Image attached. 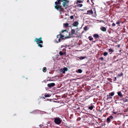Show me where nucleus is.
Segmentation results:
<instances>
[{
  "mask_svg": "<svg viewBox=\"0 0 128 128\" xmlns=\"http://www.w3.org/2000/svg\"><path fill=\"white\" fill-rule=\"evenodd\" d=\"M62 2L63 6L66 9L69 7L68 4L69 1L68 0H57L55 2V4L54 6L55 8L58 10L62 11L64 10V9L61 5V2Z\"/></svg>",
  "mask_w": 128,
  "mask_h": 128,
  "instance_id": "1",
  "label": "nucleus"
},
{
  "mask_svg": "<svg viewBox=\"0 0 128 128\" xmlns=\"http://www.w3.org/2000/svg\"><path fill=\"white\" fill-rule=\"evenodd\" d=\"M76 30L74 29H72L70 32H68L66 30H62V33H64V35L65 36V38L66 39L70 38H74L76 37Z\"/></svg>",
  "mask_w": 128,
  "mask_h": 128,
  "instance_id": "2",
  "label": "nucleus"
},
{
  "mask_svg": "<svg viewBox=\"0 0 128 128\" xmlns=\"http://www.w3.org/2000/svg\"><path fill=\"white\" fill-rule=\"evenodd\" d=\"M42 38L40 37L39 38H36L34 40L35 42H36V44H38V46L42 48L43 46H42L43 44V41L42 40Z\"/></svg>",
  "mask_w": 128,
  "mask_h": 128,
  "instance_id": "3",
  "label": "nucleus"
},
{
  "mask_svg": "<svg viewBox=\"0 0 128 128\" xmlns=\"http://www.w3.org/2000/svg\"><path fill=\"white\" fill-rule=\"evenodd\" d=\"M61 120L60 118H56L54 119V122L56 124H59L61 123Z\"/></svg>",
  "mask_w": 128,
  "mask_h": 128,
  "instance_id": "4",
  "label": "nucleus"
},
{
  "mask_svg": "<svg viewBox=\"0 0 128 128\" xmlns=\"http://www.w3.org/2000/svg\"><path fill=\"white\" fill-rule=\"evenodd\" d=\"M66 50L65 49H64L62 50V51H60V52L59 54L61 56L66 55Z\"/></svg>",
  "mask_w": 128,
  "mask_h": 128,
  "instance_id": "5",
  "label": "nucleus"
},
{
  "mask_svg": "<svg viewBox=\"0 0 128 128\" xmlns=\"http://www.w3.org/2000/svg\"><path fill=\"white\" fill-rule=\"evenodd\" d=\"M64 35H62L61 34H60L59 38L58 39V40L56 41L58 43L60 42L61 40L64 39Z\"/></svg>",
  "mask_w": 128,
  "mask_h": 128,
  "instance_id": "6",
  "label": "nucleus"
},
{
  "mask_svg": "<svg viewBox=\"0 0 128 128\" xmlns=\"http://www.w3.org/2000/svg\"><path fill=\"white\" fill-rule=\"evenodd\" d=\"M68 68H64L62 69H61L60 70L61 72H62V74H64L66 71L68 70Z\"/></svg>",
  "mask_w": 128,
  "mask_h": 128,
  "instance_id": "7",
  "label": "nucleus"
},
{
  "mask_svg": "<svg viewBox=\"0 0 128 128\" xmlns=\"http://www.w3.org/2000/svg\"><path fill=\"white\" fill-rule=\"evenodd\" d=\"M55 85V84L54 83L48 84V86L50 88H51L52 87L54 86Z\"/></svg>",
  "mask_w": 128,
  "mask_h": 128,
  "instance_id": "8",
  "label": "nucleus"
},
{
  "mask_svg": "<svg viewBox=\"0 0 128 128\" xmlns=\"http://www.w3.org/2000/svg\"><path fill=\"white\" fill-rule=\"evenodd\" d=\"M113 118V117L112 116H110L109 117L107 118V121L108 123H109L110 122V120L112 119Z\"/></svg>",
  "mask_w": 128,
  "mask_h": 128,
  "instance_id": "9",
  "label": "nucleus"
},
{
  "mask_svg": "<svg viewBox=\"0 0 128 128\" xmlns=\"http://www.w3.org/2000/svg\"><path fill=\"white\" fill-rule=\"evenodd\" d=\"M100 30L104 32H106V28L103 26H101L100 28Z\"/></svg>",
  "mask_w": 128,
  "mask_h": 128,
  "instance_id": "10",
  "label": "nucleus"
},
{
  "mask_svg": "<svg viewBox=\"0 0 128 128\" xmlns=\"http://www.w3.org/2000/svg\"><path fill=\"white\" fill-rule=\"evenodd\" d=\"M118 96L121 98H122L123 97V95L122 94L121 92L119 91L118 92Z\"/></svg>",
  "mask_w": 128,
  "mask_h": 128,
  "instance_id": "11",
  "label": "nucleus"
},
{
  "mask_svg": "<svg viewBox=\"0 0 128 128\" xmlns=\"http://www.w3.org/2000/svg\"><path fill=\"white\" fill-rule=\"evenodd\" d=\"M79 23L78 21H76L74 22L72 24V25L74 26H76Z\"/></svg>",
  "mask_w": 128,
  "mask_h": 128,
  "instance_id": "12",
  "label": "nucleus"
},
{
  "mask_svg": "<svg viewBox=\"0 0 128 128\" xmlns=\"http://www.w3.org/2000/svg\"><path fill=\"white\" fill-rule=\"evenodd\" d=\"M87 14H93V12L92 9L87 11Z\"/></svg>",
  "mask_w": 128,
  "mask_h": 128,
  "instance_id": "13",
  "label": "nucleus"
},
{
  "mask_svg": "<svg viewBox=\"0 0 128 128\" xmlns=\"http://www.w3.org/2000/svg\"><path fill=\"white\" fill-rule=\"evenodd\" d=\"M63 25L64 27L66 28H67L68 27H70V26H69V24L68 23H66L64 24Z\"/></svg>",
  "mask_w": 128,
  "mask_h": 128,
  "instance_id": "14",
  "label": "nucleus"
},
{
  "mask_svg": "<svg viewBox=\"0 0 128 128\" xmlns=\"http://www.w3.org/2000/svg\"><path fill=\"white\" fill-rule=\"evenodd\" d=\"M109 52H111V53H110V54H111L112 52H113L114 51V50H113L111 49V48H110L108 50Z\"/></svg>",
  "mask_w": 128,
  "mask_h": 128,
  "instance_id": "15",
  "label": "nucleus"
},
{
  "mask_svg": "<svg viewBox=\"0 0 128 128\" xmlns=\"http://www.w3.org/2000/svg\"><path fill=\"white\" fill-rule=\"evenodd\" d=\"M93 36L95 38H99V36L98 34H95Z\"/></svg>",
  "mask_w": 128,
  "mask_h": 128,
  "instance_id": "16",
  "label": "nucleus"
},
{
  "mask_svg": "<svg viewBox=\"0 0 128 128\" xmlns=\"http://www.w3.org/2000/svg\"><path fill=\"white\" fill-rule=\"evenodd\" d=\"M112 97L109 94L107 95V99L108 100L110 98H111Z\"/></svg>",
  "mask_w": 128,
  "mask_h": 128,
  "instance_id": "17",
  "label": "nucleus"
},
{
  "mask_svg": "<svg viewBox=\"0 0 128 128\" xmlns=\"http://www.w3.org/2000/svg\"><path fill=\"white\" fill-rule=\"evenodd\" d=\"M76 72L78 73H81L82 72V70L80 69H79Z\"/></svg>",
  "mask_w": 128,
  "mask_h": 128,
  "instance_id": "18",
  "label": "nucleus"
},
{
  "mask_svg": "<svg viewBox=\"0 0 128 128\" xmlns=\"http://www.w3.org/2000/svg\"><path fill=\"white\" fill-rule=\"evenodd\" d=\"M43 71L44 72H46L47 70L46 68V67H44L43 69Z\"/></svg>",
  "mask_w": 128,
  "mask_h": 128,
  "instance_id": "19",
  "label": "nucleus"
},
{
  "mask_svg": "<svg viewBox=\"0 0 128 128\" xmlns=\"http://www.w3.org/2000/svg\"><path fill=\"white\" fill-rule=\"evenodd\" d=\"M93 106H90L88 107V109L90 110H92L93 109Z\"/></svg>",
  "mask_w": 128,
  "mask_h": 128,
  "instance_id": "20",
  "label": "nucleus"
},
{
  "mask_svg": "<svg viewBox=\"0 0 128 128\" xmlns=\"http://www.w3.org/2000/svg\"><path fill=\"white\" fill-rule=\"evenodd\" d=\"M82 1H81V0H78L76 3H77V4H78V3H82Z\"/></svg>",
  "mask_w": 128,
  "mask_h": 128,
  "instance_id": "21",
  "label": "nucleus"
},
{
  "mask_svg": "<svg viewBox=\"0 0 128 128\" xmlns=\"http://www.w3.org/2000/svg\"><path fill=\"white\" fill-rule=\"evenodd\" d=\"M114 92H112L109 94L111 96H113L114 95Z\"/></svg>",
  "mask_w": 128,
  "mask_h": 128,
  "instance_id": "22",
  "label": "nucleus"
},
{
  "mask_svg": "<svg viewBox=\"0 0 128 128\" xmlns=\"http://www.w3.org/2000/svg\"><path fill=\"white\" fill-rule=\"evenodd\" d=\"M50 94H45L44 97L45 98L49 97L50 96Z\"/></svg>",
  "mask_w": 128,
  "mask_h": 128,
  "instance_id": "23",
  "label": "nucleus"
},
{
  "mask_svg": "<svg viewBox=\"0 0 128 128\" xmlns=\"http://www.w3.org/2000/svg\"><path fill=\"white\" fill-rule=\"evenodd\" d=\"M78 58L80 59V60H83V59H84V58H85V57H83V56H81V57H78Z\"/></svg>",
  "mask_w": 128,
  "mask_h": 128,
  "instance_id": "24",
  "label": "nucleus"
},
{
  "mask_svg": "<svg viewBox=\"0 0 128 128\" xmlns=\"http://www.w3.org/2000/svg\"><path fill=\"white\" fill-rule=\"evenodd\" d=\"M88 38L90 40H92L93 39V38L91 36H89Z\"/></svg>",
  "mask_w": 128,
  "mask_h": 128,
  "instance_id": "25",
  "label": "nucleus"
},
{
  "mask_svg": "<svg viewBox=\"0 0 128 128\" xmlns=\"http://www.w3.org/2000/svg\"><path fill=\"white\" fill-rule=\"evenodd\" d=\"M108 53L106 52H104L103 54L105 56H107L108 55Z\"/></svg>",
  "mask_w": 128,
  "mask_h": 128,
  "instance_id": "26",
  "label": "nucleus"
},
{
  "mask_svg": "<svg viewBox=\"0 0 128 128\" xmlns=\"http://www.w3.org/2000/svg\"><path fill=\"white\" fill-rule=\"evenodd\" d=\"M83 5L82 4H78L77 5L78 7H80L82 6Z\"/></svg>",
  "mask_w": 128,
  "mask_h": 128,
  "instance_id": "27",
  "label": "nucleus"
},
{
  "mask_svg": "<svg viewBox=\"0 0 128 128\" xmlns=\"http://www.w3.org/2000/svg\"><path fill=\"white\" fill-rule=\"evenodd\" d=\"M123 75V74L122 73V72L120 74H118V76L119 77L121 76H122Z\"/></svg>",
  "mask_w": 128,
  "mask_h": 128,
  "instance_id": "28",
  "label": "nucleus"
},
{
  "mask_svg": "<svg viewBox=\"0 0 128 128\" xmlns=\"http://www.w3.org/2000/svg\"><path fill=\"white\" fill-rule=\"evenodd\" d=\"M121 23V22L119 20L118 21V22H116V24L119 25V24H120Z\"/></svg>",
  "mask_w": 128,
  "mask_h": 128,
  "instance_id": "29",
  "label": "nucleus"
},
{
  "mask_svg": "<svg viewBox=\"0 0 128 128\" xmlns=\"http://www.w3.org/2000/svg\"><path fill=\"white\" fill-rule=\"evenodd\" d=\"M88 29L87 28V27L86 26H85L84 28V30H85L86 31L88 30Z\"/></svg>",
  "mask_w": 128,
  "mask_h": 128,
  "instance_id": "30",
  "label": "nucleus"
},
{
  "mask_svg": "<svg viewBox=\"0 0 128 128\" xmlns=\"http://www.w3.org/2000/svg\"><path fill=\"white\" fill-rule=\"evenodd\" d=\"M59 37H60V34L56 36V40H57V38H58V39H59Z\"/></svg>",
  "mask_w": 128,
  "mask_h": 128,
  "instance_id": "31",
  "label": "nucleus"
},
{
  "mask_svg": "<svg viewBox=\"0 0 128 128\" xmlns=\"http://www.w3.org/2000/svg\"><path fill=\"white\" fill-rule=\"evenodd\" d=\"M99 59L101 60H102V61L104 60V58L103 57H101Z\"/></svg>",
  "mask_w": 128,
  "mask_h": 128,
  "instance_id": "32",
  "label": "nucleus"
},
{
  "mask_svg": "<svg viewBox=\"0 0 128 128\" xmlns=\"http://www.w3.org/2000/svg\"><path fill=\"white\" fill-rule=\"evenodd\" d=\"M70 18L71 19H72L74 18V16H70Z\"/></svg>",
  "mask_w": 128,
  "mask_h": 128,
  "instance_id": "33",
  "label": "nucleus"
},
{
  "mask_svg": "<svg viewBox=\"0 0 128 128\" xmlns=\"http://www.w3.org/2000/svg\"><path fill=\"white\" fill-rule=\"evenodd\" d=\"M112 25L114 27L115 26L116 24L114 23H112Z\"/></svg>",
  "mask_w": 128,
  "mask_h": 128,
  "instance_id": "34",
  "label": "nucleus"
},
{
  "mask_svg": "<svg viewBox=\"0 0 128 128\" xmlns=\"http://www.w3.org/2000/svg\"><path fill=\"white\" fill-rule=\"evenodd\" d=\"M116 77H115L114 78V81H115L116 80Z\"/></svg>",
  "mask_w": 128,
  "mask_h": 128,
  "instance_id": "35",
  "label": "nucleus"
},
{
  "mask_svg": "<svg viewBox=\"0 0 128 128\" xmlns=\"http://www.w3.org/2000/svg\"><path fill=\"white\" fill-rule=\"evenodd\" d=\"M120 44H119V45H117V47L118 48H120Z\"/></svg>",
  "mask_w": 128,
  "mask_h": 128,
  "instance_id": "36",
  "label": "nucleus"
},
{
  "mask_svg": "<svg viewBox=\"0 0 128 128\" xmlns=\"http://www.w3.org/2000/svg\"><path fill=\"white\" fill-rule=\"evenodd\" d=\"M114 112V114H116V112Z\"/></svg>",
  "mask_w": 128,
  "mask_h": 128,
  "instance_id": "37",
  "label": "nucleus"
},
{
  "mask_svg": "<svg viewBox=\"0 0 128 128\" xmlns=\"http://www.w3.org/2000/svg\"><path fill=\"white\" fill-rule=\"evenodd\" d=\"M39 126L40 127H42V125L41 124L39 125Z\"/></svg>",
  "mask_w": 128,
  "mask_h": 128,
  "instance_id": "38",
  "label": "nucleus"
},
{
  "mask_svg": "<svg viewBox=\"0 0 128 128\" xmlns=\"http://www.w3.org/2000/svg\"><path fill=\"white\" fill-rule=\"evenodd\" d=\"M100 22H104V21L102 20Z\"/></svg>",
  "mask_w": 128,
  "mask_h": 128,
  "instance_id": "39",
  "label": "nucleus"
},
{
  "mask_svg": "<svg viewBox=\"0 0 128 128\" xmlns=\"http://www.w3.org/2000/svg\"><path fill=\"white\" fill-rule=\"evenodd\" d=\"M76 37H78V38H79V37H80V36H76Z\"/></svg>",
  "mask_w": 128,
  "mask_h": 128,
  "instance_id": "40",
  "label": "nucleus"
},
{
  "mask_svg": "<svg viewBox=\"0 0 128 128\" xmlns=\"http://www.w3.org/2000/svg\"><path fill=\"white\" fill-rule=\"evenodd\" d=\"M104 24H105V22H104Z\"/></svg>",
  "mask_w": 128,
  "mask_h": 128,
  "instance_id": "41",
  "label": "nucleus"
},
{
  "mask_svg": "<svg viewBox=\"0 0 128 128\" xmlns=\"http://www.w3.org/2000/svg\"><path fill=\"white\" fill-rule=\"evenodd\" d=\"M88 1H89V0H88V1H87V2H88Z\"/></svg>",
  "mask_w": 128,
  "mask_h": 128,
  "instance_id": "42",
  "label": "nucleus"
},
{
  "mask_svg": "<svg viewBox=\"0 0 128 128\" xmlns=\"http://www.w3.org/2000/svg\"><path fill=\"white\" fill-rule=\"evenodd\" d=\"M127 54L128 55V53Z\"/></svg>",
  "mask_w": 128,
  "mask_h": 128,
  "instance_id": "43",
  "label": "nucleus"
},
{
  "mask_svg": "<svg viewBox=\"0 0 128 128\" xmlns=\"http://www.w3.org/2000/svg\"><path fill=\"white\" fill-rule=\"evenodd\" d=\"M51 80V81L52 80Z\"/></svg>",
  "mask_w": 128,
  "mask_h": 128,
  "instance_id": "44",
  "label": "nucleus"
}]
</instances>
